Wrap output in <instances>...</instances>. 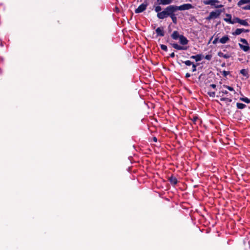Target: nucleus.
<instances>
[{
	"instance_id": "obj_36",
	"label": "nucleus",
	"mask_w": 250,
	"mask_h": 250,
	"mask_svg": "<svg viewBox=\"0 0 250 250\" xmlns=\"http://www.w3.org/2000/svg\"><path fill=\"white\" fill-rule=\"evenodd\" d=\"M192 72H195L196 71V65L194 64L192 65Z\"/></svg>"
},
{
	"instance_id": "obj_28",
	"label": "nucleus",
	"mask_w": 250,
	"mask_h": 250,
	"mask_svg": "<svg viewBox=\"0 0 250 250\" xmlns=\"http://www.w3.org/2000/svg\"><path fill=\"white\" fill-rule=\"evenodd\" d=\"M223 86L224 87L227 88L228 90H229L230 91H234L233 88L232 87H230V86H228V85H224Z\"/></svg>"
},
{
	"instance_id": "obj_33",
	"label": "nucleus",
	"mask_w": 250,
	"mask_h": 250,
	"mask_svg": "<svg viewBox=\"0 0 250 250\" xmlns=\"http://www.w3.org/2000/svg\"><path fill=\"white\" fill-rule=\"evenodd\" d=\"M161 48L162 50H165V51H167V46L164 44H162L161 45Z\"/></svg>"
},
{
	"instance_id": "obj_34",
	"label": "nucleus",
	"mask_w": 250,
	"mask_h": 250,
	"mask_svg": "<svg viewBox=\"0 0 250 250\" xmlns=\"http://www.w3.org/2000/svg\"><path fill=\"white\" fill-rule=\"evenodd\" d=\"M243 10H250V5H247L245 7H243Z\"/></svg>"
},
{
	"instance_id": "obj_4",
	"label": "nucleus",
	"mask_w": 250,
	"mask_h": 250,
	"mask_svg": "<svg viewBox=\"0 0 250 250\" xmlns=\"http://www.w3.org/2000/svg\"><path fill=\"white\" fill-rule=\"evenodd\" d=\"M221 11L218 10L215 11L211 12L209 14L208 17L207 18L208 20L217 18L220 14Z\"/></svg>"
},
{
	"instance_id": "obj_19",
	"label": "nucleus",
	"mask_w": 250,
	"mask_h": 250,
	"mask_svg": "<svg viewBox=\"0 0 250 250\" xmlns=\"http://www.w3.org/2000/svg\"><path fill=\"white\" fill-rule=\"evenodd\" d=\"M240 73L243 75L244 76L246 77L247 78L249 77L248 75V69H243L240 71Z\"/></svg>"
},
{
	"instance_id": "obj_24",
	"label": "nucleus",
	"mask_w": 250,
	"mask_h": 250,
	"mask_svg": "<svg viewBox=\"0 0 250 250\" xmlns=\"http://www.w3.org/2000/svg\"><path fill=\"white\" fill-rule=\"evenodd\" d=\"M173 21V22L175 24L177 23V18L175 14L171 15V16L170 17Z\"/></svg>"
},
{
	"instance_id": "obj_43",
	"label": "nucleus",
	"mask_w": 250,
	"mask_h": 250,
	"mask_svg": "<svg viewBox=\"0 0 250 250\" xmlns=\"http://www.w3.org/2000/svg\"><path fill=\"white\" fill-rule=\"evenodd\" d=\"M229 2H231L232 0H228Z\"/></svg>"
},
{
	"instance_id": "obj_31",
	"label": "nucleus",
	"mask_w": 250,
	"mask_h": 250,
	"mask_svg": "<svg viewBox=\"0 0 250 250\" xmlns=\"http://www.w3.org/2000/svg\"><path fill=\"white\" fill-rule=\"evenodd\" d=\"M184 62L186 65H188V66H190V65L193 64L192 62L190 61H186Z\"/></svg>"
},
{
	"instance_id": "obj_40",
	"label": "nucleus",
	"mask_w": 250,
	"mask_h": 250,
	"mask_svg": "<svg viewBox=\"0 0 250 250\" xmlns=\"http://www.w3.org/2000/svg\"><path fill=\"white\" fill-rule=\"evenodd\" d=\"M170 56L172 58H173L174 56H175V54L174 53H172L170 55Z\"/></svg>"
},
{
	"instance_id": "obj_42",
	"label": "nucleus",
	"mask_w": 250,
	"mask_h": 250,
	"mask_svg": "<svg viewBox=\"0 0 250 250\" xmlns=\"http://www.w3.org/2000/svg\"><path fill=\"white\" fill-rule=\"evenodd\" d=\"M153 140H154V141L156 142V141H157V139H156V137H154V138H153Z\"/></svg>"
},
{
	"instance_id": "obj_13",
	"label": "nucleus",
	"mask_w": 250,
	"mask_h": 250,
	"mask_svg": "<svg viewBox=\"0 0 250 250\" xmlns=\"http://www.w3.org/2000/svg\"><path fill=\"white\" fill-rule=\"evenodd\" d=\"M190 58L195 60L196 62H199L202 59L203 56L201 54H199L195 56H191Z\"/></svg>"
},
{
	"instance_id": "obj_38",
	"label": "nucleus",
	"mask_w": 250,
	"mask_h": 250,
	"mask_svg": "<svg viewBox=\"0 0 250 250\" xmlns=\"http://www.w3.org/2000/svg\"><path fill=\"white\" fill-rule=\"evenodd\" d=\"M229 71H223L222 72V74L224 76H227L229 74Z\"/></svg>"
},
{
	"instance_id": "obj_17",
	"label": "nucleus",
	"mask_w": 250,
	"mask_h": 250,
	"mask_svg": "<svg viewBox=\"0 0 250 250\" xmlns=\"http://www.w3.org/2000/svg\"><path fill=\"white\" fill-rule=\"evenodd\" d=\"M224 21L228 23H230V22L232 21L231 16L230 14H226V18L224 19Z\"/></svg>"
},
{
	"instance_id": "obj_30",
	"label": "nucleus",
	"mask_w": 250,
	"mask_h": 250,
	"mask_svg": "<svg viewBox=\"0 0 250 250\" xmlns=\"http://www.w3.org/2000/svg\"><path fill=\"white\" fill-rule=\"evenodd\" d=\"M219 39L218 38L216 37L213 41L212 42L213 44H215L217 43L218 42H219Z\"/></svg>"
},
{
	"instance_id": "obj_9",
	"label": "nucleus",
	"mask_w": 250,
	"mask_h": 250,
	"mask_svg": "<svg viewBox=\"0 0 250 250\" xmlns=\"http://www.w3.org/2000/svg\"><path fill=\"white\" fill-rule=\"evenodd\" d=\"M230 41L229 37L227 35L224 36L219 39V42L222 44L228 43Z\"/></svg>"
},
{
	"instance_id": "obj_12",
	"label": "nucleus",
	"mask_w": 250,
	"mask_h": 250,
	"mask_svg": "<svg viewBox=\"0 0 250 250\" xmlns=\"http://www.w3.org/2000/svg\"><path fill=\"white\" fill-rule=\"evenodd\" d=\"M156 32L158 36H164V32L163 28L158 27L156 29Z\"/></svg>"
},
{
	"instance_id": "obj_41",
	"label": "nucleus",
	"mask_w": 250,
	"mask_h": 250,
	"mask_svg": "<svg viewBox=\"0 0 250 250\" xmlns=\"http://www.w3.org/2000/svg\"><path fill=\"white\" fill-rule=\"evenodd\" d=\"M190 76V74H189V73H187V74H186V77L187 78H188V77H189Z\"/></svg>"
},
{
	"instance_id": "obj_3",
	"label": "nucleus",
	"mask_w": 250,
	"mask_h": 250,
	"mask_svg": "<svg viewBox=\"0 0 250 250\" xmlns=\"http://www.w3.org/2000/svg\"><path fill=\"white\" fill-rule=\"evenodd\" d=\"M192 8V6L191 4L186 3L181 5L180 6H176L177 10H188Z\"/></svg>"
},
{
	"instance_id": "obj_39",
	"label": "nucleus",
	"mask_w": 250,
	"mask_h": 250,
	"mask_svg": "<svg viewBox=\"0 0 250 250\" xmlns=\"http://www.w3.org/2000/svg\"><path fill=\"white\" fill-rule=\"evenodd\" d=\"M210 86L211 87L213 88H215L216 86L214 84H211L210 85Z\"/></svg>"
},
{
	"instance_id": "obj_29",
	"label": "nucleus",
	"mask_w": 250,
	"mask_h": 250,
	"mask_svg": "<svg viewBox=\"0 0 250 250\" xmlns=\"http://www.w3.org/2000/svg\"><path fill=\"white\" fill-rule=\"evenodd\" d=\"M162 10V8H161V7L160 6H157L156 7H155V11L157 12L158 13H160V12L161 11V10Z\"/></svg>"
},
{
	"instance_id": "obj_23",
	"label": "nucleus",
	"mask_w": 250,
	"mask_h": 250,
	"mask_svg": "<svg viewBox=\"0 0 250 250\" xmlns=\"http://www.w3.org/2000/svg\"><path fill=\"white\" fill-rule=\"evenodd\" d=\"M240 19L238 18H234L232 20V21L230 22V24H234L235 23H239Z\"/></svg>"
},
{
	"instance_id": "obj_8",
	"label": "nucleus",
	"mask_w": 250,
	"mask_h": 250,
	"mask_svg": "<svg viewBox=\"0 0 250 250\" xmlns=\"http://www.w3.org/2000/svg\"><path fill=\"white\" fill-rule=\"evenodd\" d=\"M172 46L174 48L178 50H185L187 49V47L183 45H180L176 43H172Z\"/></svg>"
},
{
	"instance_id": "obj_14",
	"label": "nucleus",
	"mask_w": 250,
	"mask_h": 250,
	"mask_svg": "<svg viewBox=\"0 0 250 250\" xmlns=\"http://www.w3.org/2000/svg\"><path fill=\"white\" fill-rule=\"evenodd\" d=\"M180 36L177 31H175L172 33L171 37L174 40H177L180 38Z\"/></svg>"
},
{
	"instance_id": "obj_10",
	"label": "nucleus",
	"mask_w": 250,
	"mask_h": 250,
	"mask_svg": "<svg viewBox=\"0 0 250 250\" xmlns=\"http://www.w3.org/2000/svg\"><path fill=\"white\" fill-rule=\"evenodd\" d=\"M157 16L160 19H164L167 17V13H166L165 10H164L162 12H160V13H157Z\"/></svg>"
},
{
	"instance_id": "obj_20",
	"label": "nucleus",
	"mask_w": 250,
	"mask_h": 250,
	"mask_svg": "<svg viewBox=\"0 0 250 250\" xmlns=\"http://www.w3.org/2000/svg\"><path fill=\"white\" fill-rule=\"evenodd\" d=\"M243 31H244V29H236L234 32L232 33L234 35H238L242 33Z\"/></svg>"
},
{
	"instance_id": "obj_5",
	"label": "nucleus",
	"mask_w": 250,
	"mask_h": 250,
	"mask_svg": "<svg viewBox=\"0 0 250 250\" xmlns=\"http://www.w3.org/2000/svg\"><path fill=\"white\" fill-rule=\"evenodd\" d=\"M250 3V0H240L238 3L237 5L243 9V7H245V4Z\"/></svg>"
},
{
	"instance_id": "obj_1",
	"label": "nucleus",
	"mask_w": 250,
	"mask_h": 250,
	"mask_svg": "<svg viewBox=\"0 0 250 250\" xmlns=\"http://www.w3.org/2000/svg\"><path fill=\"white\" fill-rule=\"evenodd\" d=\"M166 13H167V15L168 16H171V15H174V13L177 11V9H176V5H169L165 9Z\"/></svg>"
},
{
	"instance_id": "obj_25",
	"label": "nucleus",
	"mask_w": 250,
	"mask_h": 250,
	"mask_svg": "<svg viewBox=\"0 0 250 250\" xmlns=\"http://www.w3.org/2000/svg\"><path fill=\"white\" fill-rule=\"evenodd\" d=\"M228 93V92L226 90H222L219 92V94L220 95L221 97H222L226 94H227Z\"/></svg>"
},
{
	"instance_id": "obj_18",
	"label": "nucleus",
	"mask_w": 250,
	"mask_h": 250,
	"mask_svg": "<svg viewBox=\"0 0 250 250\" xmlns=\"http://www.w3.org/2000/svg\"><path fill=\"white\" fill-rule=\"evenodd\" d=\"M221 101L225 102L227 104H229L232 100L230 98L222 97L220 99Z\"/></svg>"
},
{
	"instance_id": "obj_26",
	"label": "nucleus",
	"mask_w": 250,
	"mask_h": 250,
	"mask_svg": "<svg viewBox=\"0 0 250 250\" xmlns=\"http://www.w3.org/2000/svg\"><path fill=\"white\" fill-rule=\"evenodd\" d=\"M240 100L242 101H243L246 103H250V99H248V98L245 97V98H241Z\"/></svg>"
},
{
	"instance_id": "obj_2",
	"label": "nucleus",
	"mask_w": 250,
	"mask_h": 250,
	"mask_svg": "<svg viewBox=\"0 0 250 250\" xmlns=\"http://www.w3.org/2000/svg\"><path fill=\"white\" fill-rule=\"evenodd\" d=\"M205 4L214 6L215 8H220L223 6L222 4H217L219 1L217 0H208L204 2Z\"/></svg>"
},
{
	"instance_id": "obj_15",
	"label": "nucleus",
	"mask_w": 250,
	"mask_h": 250,
	"mask_svg": "<svg viewBox=\"0 0 250 250\" xmlns=\"http://www.w3.org/2000/svg\"><path fill=\"white\" fill-rule=\"evenodd\" d=\"M239 45L241 49H242L244 51L247 52L250 49V47L248 45H243L241 43L239 44Z\"/></svg>"
},
{
	"instance_id": "obj_32",
	"label": "nucleus",
	"mask_w": 250,
	"mask_h": 250,
	"mask_svg": "<svg viewBox=\"0 0 250 250\" xmlns=\"http://www.w3.org/2000/svg\"><path fill=\"white\" fill-rule=\"evenodd\" d=\"M240 42H242L243 44H244L245 45L246 44V45H248V42L247 41V40L246 39H241L240 40Z\"/></svg>"
},
{
	"instance_id": "obj_21",
	"label": "nucleus",
	"mask_w": 250,
	"mask_h": 250,
	"mask_svg": "<svg viewBox=\"0 0 250 250\" xmlns=\"http://www.w3.org/2000/svg\"><path fill=\"white\" fill-rule=\"evenodd\" d=\"M239 23H240V24L243 25L244 26H248V23L246 20H243L240 19Z\"/></svg>"
},
{
	"instance_id": "obj_6",
	"label": "nucleus",
	"mask_w": 250,
	"mask_h": 250,
	"mask_svg": "<svg viewBox=\"0 0 250 250\" xmlns=\"http://www.w3.org/2000/svg\"><path fill=\"white\" fill-rule=\"evenodd\" d=\"M180 43L183 46H185L187 45L188 43V41L183 35H181L180 38L179 39Z\"/></svg>"
},
{
	"instance_id": "obj_11",
	"label": "nucleus",
	"mask_w": 250,
	"mask_h": 250,
	"mask_svg": "<svg viewBox=\"0 0 250 250\" xmlns=\"http://www.w3.org/2000/svg\"><path fill=\"white\" fill-rule=\"evenodd\" d=\"M160 4L168 5L172 2L173 0H157Z\"/></svg>"
},
{
	"instance_id": "obj_35",
	"label": "nucleus",
	"mask_w": 250,
	"mask_h": 250,
	"mask_svg": "<svg viewBox=\"0 0 250 250\" xmlns=\"http://www.w3.org/2000/svg\"><path fill=\"white\" fill-rule=\"evenodd\" d=\"M208 94L210 97H214L215 95V93L214 92H208Z\"/></svg>"
},
{
	"instance_id": "obj_27",
	"label": "nucleus",
	"mask_w": 250,
	"mask_h": 250,
	"mask_svg": "<svg viewBox=\"0 0 250 250\" xmlns=\"http://www.w3.org/2000/svg\"><path fill=\"white\" fill-rule=\"evenodd\" d=\"M170 181L171 184L175 185L177 183V180L175 178H171L170 179Z\"/></svg>"
},
{
	"instance_id": "obj_7",
	"label": "nucleus",
	"mask_w": 250,
	"mask_h": 250,
	"mask_svg": "<svg viewBox=\"0 0 250 250\" xmlns=\"http://www.w3.org/2000/svg\"><path fill=\"white\" fill-rule=\"evenodd\" d=\"M147 6V4L145 3L141 4L136 10H135V13H139L141 12H142L145 10H146Z\"/></svg>"
},
{
	"instance_id": "obj_16",
	"label": "nucleus",
	"mask_w": 250,
	"mask_h": 250,
	"mask_svg": "<svg viewBox=\"0 0 250 250\" xmlns=\"http://www.w3.org/2000/svg\"><path fill=\"white\" fill-rule=\"evenodd\" d=\"M218 56L220 57H223L225 59H228L230 57V55H229L228 54H225L223 53H222V52H219L218 53Z\"/></svg>"
},
{
	"instance_id": "obj_37",
	"label": "nucleus",
	"mask_w": 250,
	"mask_h": 250,
	"mask_svg": "<svg viewBox=\"0 0 250 250\" xmlns=\"http://www.w3.org/2000/svg\"><path fill=\"white\" fill-rule=\"evenodd\" d=\"M212 56L211 55H207L205 56V59L208 60H210L211 59Z\"/></svg>"
},
{
	"instance_id": "obj_22",
	"label": "nucleus",
	"mask_w": 250,
	"mask_h": 250,
	"mask_svg": "<svg viewBox=\"0 0 250 250\" xmlns=\"http://www.w3.org/2000/svg\"><path fill=\"white\" fill-rule=\"evenodd\" d=\"M236 105L237 108L239 109H243L246 106L245 104L242 103H237Z\"/></svg>"
}]
</instances>
